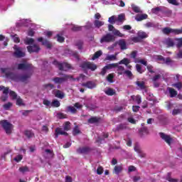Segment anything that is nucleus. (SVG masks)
<instances>
[{
  "label": "nucleus",
  "instance_id": "obj_1",
  "mask_svg": "<svg viewBox=\"0 0 182 182\" xmlns=\"http://www.w3.org/2000/svg\"><path fill=\"white\" fill-rule=\"evenodd\" d=\"M0 70L6 79H11V80H16V74L12 72V68L9 67L1 68Z\"/></svg>",
  "mask_w": 182,
  "mask_h": 182
},
{
  "label": "nucleus",
  "instance_id": "obj_2",
  "mask_svg": "<svg viewBox=\"0 0 182 182\" xmlns=\"http://www.w3.org/2000/svg\"><path fill=\"white\" fill-rule=\"evenodd\" d=\"M69 79L71 80H75V78H73V75L66 74H64L63 77H55L52 79V80L53 82H54V83H55V85H62V83L68 82Z\"/></svg>",
  "mask_w": 182,
  "mask_h": 182
},
{
  "label": "nucleus",
  "instance_id": "obj_3",
  "mask_svg": "<svg viewBox=\"0 0 182 182\" xmlns=\"http://www.w3.org/2000/svg\"><path fill=\"white\" fill-rule=\"evenodd\" d=\"M80 67L82 68V69H84V70H88L92 72H95V70L97 69V65L90 61L83 62L80 64Z\"/></svg>",
  "mask_w": 182,
  "mask_h": 182
},
{
  "label": "nucleus",
  "instance_id": "obj_4",
  "mask_svg": "<svg viewBox=\"0 0 182 182\" xmlns=\"http://www.w3.org/2000/svg\"><path fill=\"white\" fill-rule=\"evenodd\" d=\"M32 77V73H27L21 75H18L16 74V80L14 82H22L23 83H28V80Z\"/></svg>",
  "mask_w": 182,
  "mask_h": 182
},
{
  "label": "nucleus",
  "instance_id": "obj_5",
  "mask_svg": "<svg viewBox=\"0 0 182 182\" xmlns=\"http://www.w3.org/2000/svg\"><path fill=\"white\" fill-rule=\"evenodd\" d=\"M162 32L163 33H164V35H170V33H173V35H181L182 27L181 28V29L166 27L162 29Z\"/></svg>",
  "mask_w": 182,
  "mask_h": 182
},
{
  "label": "nucleus",
  "instance_id": "obj_6",
  "mask_svg": "<svg viewBox=\"0 0 182 182\" xmlns=\"http://www.w3.org/2000/svg\"><path fill=\"white\" fill-rule=\"evenodd\" d=\"M0 124L5 130L6 134H11V133H12V127H14V125L8 122V120L4 119L0 121Z\"/></svg>",
  "mask_w": 182,
  "mask_h": 182
},
{
  "label": "nucleus",
  "instance_id": "obj_7",
  "mask_svg": "<svg viewBox=\"0 0 182 182\" xmlns=\"http://www.w3.org/2000/svg\"><path fill=\"white\" fill-rule=\"evenodd\" d=\"M116 41V37L110 33H108L100 38V43H110L111 42H114Z\"/></svg>",
  "mask_w": 182,
  "mask_h": 182
},
{
  "label": "nucleus",
  "instance_id": "obj_8",
  "mask_svg": "<svg viewBox=\"0 0 182 182\" xmlns=\"http://www.w3.org/2000/svg\"><path fill=\"white\" fill-rule=\"evenodd\" d=\"M17 69L18 70H33V65L26 61L18 64Z\"/></svg>",
  "mask_w": 182,
  "mask_h": 182
},
{
  "label": "nucleus",
  "instance_id": "obj_9",
  "mask_svg": "<svg viewBox=\"0 0 182 182\" xmlns=\"http://www.w3.org/2000/svg\"><path fill=\"white\" fill-rule=\"evenodd\" d=\"M14 53H13V56L14 58H25V52L22 51V48L21 47H18V46L15 45L14 46Z\"/></svg>",
  "mask_w": 182,
  "mask_h": 182
},
{
  "label": "nucleus",
  "instance_id": "obj_10",
  "mask_svg": "<svg viewBox=\"0 0 182 182\" xmlns=\"http://www.w3.org/2000/svg\"><path fill=\"white\" fill-rule=\"evenodd\" d=\"M159 136L162 140H164L168 144V146H171V143H173L171 136L166 134L164 132H160Z\"/></svg>",
  "mask_w": 182,
  "mask_h": 182
},
{
  "label": "nucleus",
  "instance_id": "obj_11",
  "mask_svg": "<svg viewBox=\"0 0 182 182\" xmlns=\"http://www.w3.org/2000/svg\"><path fill=\"white\" fill-rule=\"evenodd\" d=\"M27 50L29 53H39L41 50V47L37 44H33V46H27Z\"/></svg>",
  "mask_w": 182,
  "mask_h": 182
},
{
  "label": "nucleus",
  "instance_id": "obj_12",
  "mask_svg": "<svg viewBox=\"0 0 182 182\" xmlns=\"http://www.w3.org/2000/svg\"><path fill=\"white\" fill-rule=\"evenodd\" d=\"M92 150V148L89 146H82L77 149V153L78 154H89Z\"/></svg>",
  "mask_w": 182,
  "mask_h": 182
},
{
  "label": "nucleus",
  "instance_id": "obj_13",
  "mask_svg": "<svg viewBox=\"0 0 182 182\" xmlns=\"http://www.w3.org/2000/svg\"><path fill=\"white\" fill-rule=\"evenodd\" d=\"M38 42H41L42 45L43 46H46V48H47V49H51L52 48V43H50L49 41H48L47 39L43 40V37H40L37 39Z\"/></svg>",
  "mask_w": 182,
  "mask_h": 182
},
{
  "label": "nucleus",
  "instance_id": "obj_14",
  "mask_svg": "<svg viewBox=\"0 0 182 182\" xmlns=\"http://www.w3.org/2000/svg\"><path fill=\"white\" fill-rule=\"evenodd\" d=\"M68 69H72V65L68 63H61L59 65V70L68 72Z\"/></svg>",
  "mask_w": 182,
  "mask_h": 182
},
{
  "label": "nucleus",
  "instance_id": "obj_15",
  "mask_svg": "<svg viewBox=\"0 0 182 182\" xmlns=\"http://www.w3.org/2000/svg\"><path fill=\"white\" fill-rule=\"evenodd\" d=\"M59 135L68 136L69 134H68V132L62 130V128L58 127L55 129V139H58V137H59Z\"/></svg>",
  "mask_w": 182,
  "mask_h": 182
},
{
  "label": "nucleus",
  "instance_id": "obj_16",
  "mask_svg": "<svg viewBox=\"0 0 182 182\" xmlns=\"http://www.w3.org/2000/svg\"><path fill=\"white\" fill-rule=\"evenodd\" d=\"M81 86H82V87H87V89H95L96 84L92 81H87V82H82Z\"/></svg>",
  "mask_w": 182,
  "mask_h": 182
},
{
  "label": "nucleus",
  "instance_id": "obj_17",
  "mask_svg": "<svg viewBox=\"0 0 182 182\" xmlns=\"http://www.w3.org/2000/svg\"><path fill=\"white\" fill-rule=\"evenodd\" d=\"M147 18H149V15L146 14H136L135 16V19L137 21V22H141V21H144V19H147Z\"/></svg>",
  "mask_w": 182,
  "mask_h": 182
},
{
  "label": "nucleus",
  "instance_id": "obj_18",
  "mask_svg": "<svg viewBox=\"0 0 182 182\" xmlns=\"http://www.w3.org/2000/svg\"><path fill=\"white\" fill-rule=\"evenodd\" d=\"M118 45L121 49V50H126L127 49V45L126 43V41L124 39L119 40Z\"/></svg>",
  "mask_w": 182,
  "mask_h": 182
},
{
  "label": "nucleus",
  "instance_id": "obj_19",
  "mask_svg": "<svg viewBox=\"0 0 182 182\" xmlns=\"http://www.w3.org/2000/svg\"><path fill=\"white\" fill-rule=\"evenodd\" d=\"M101 119L98 117H92L87 120V123L89 124H95V123H99L100 122Z\"/></svg>",
  "mask_w": 182,
  "mask_h": 182
},
{
  "label": "nucleus",
  "instance_id": "obj_20",
  "mask_svg": "<svg viewBox=\"0 0 182 182\" xmlns=\"http://www.w3.org/2000/svg\"><path fill=\"white\" fill-rule=\"evenodd\" d=\"M127 129V126L126 124H119L117 125V127L114 130L115 133H117V132H122V130H126Z\"/></svg>",
  "mask_w": 182,
  "mask_h": 182
},
{
  "label": "nucleus",
  "instance_id": "obj_21",
  "mask_svg": "<svg viewBox=\"0 0 182 182\" xmlns=\"http://www.w3.org/2000/svg\"><path fill=\"white\" fill-rule=\"evenodd\" d=\"M165 43L168 48H173L174 46V40L171 38H168L166 39Z\"/></svg>",
  "mask_w": 182,
  "mask_h": 182
},
{
  "label": "nucleus",
  "instance_id": "obj_22",
  "mask_svg": "<svg viewBox=\"0 0 182 182\" xmlns=\"http://www.w3.org/2000/svg\"><path fill=\"white\" fill-rule=\"evenodd\" d=\"M137 36H139V39L142 41V39H146V38H149V34H147L144 31H139L137 33Z\"/></svg>",
  "mask_w": 182,
  "mask_h": 182
},
{
  "label": "nucleus",
  "instance_id": "obj_23",
  "mask_svg": "<svg viewBox=\"0 0 182 182\" xmlns=\"http://www.w3.org/2000/svg\"><path fill=\"white\" fill-rule=\"evenodd\" d=\"M24 134L27 139H32V137H35V134L33 132H32V130H26L24 132Z\"/></svg>",
  "mask_w": 182,
  "mask_h": 182
},
{
  "label": "nucleus",
  "instance_id": "obj_24",
  "mask_svg": "<svg viewBox=\"0 0 182 182\" xmlns=\"http://www.w3.org/2000/svg\"><path fill=\"white\" fill-rule=\"evenodd\" d=\"M168 90L169 92L170 97H176V96L178 95V93L177 92V91H176V90H174V88L168 87Z\"/></svg>",
  "mask_w": 182,
  "mask_h": 182
},
{
  "label": "nucleus",
  "instance_id": "obj_25",
  "mask_svg": "<svg viewBox=\"0 0 182 182\" xmlns=\"http://www.w3.org/2000/svg\"><path fill=\"white\" fill-rule=\"evenodd\" d=\"M105 93L107 96H114V95H116V91L112 88H108L105 91Z\"/></svg>",
  "mask_w": 182,
  "mask_h": 182
},
{
  "label": "nucleus",
  "instance_id": "obj_26",
  "mask_svg": "<svg viewBox=\"0 0 182 182\" xmlns=\"http://www.w3.org/2000/svg\"><path fill=\"white\" fill-rule=\"evenodd\" d=\"M132 11H134L135 12V14H143V11H141V9H140V7L134 5V4H132Z\"/></svg>",
  "mask_w": 182,
  "mask_h": 182
},
{
  "label": "nucleus",
  "instance_id": "obj_27",
  "mask_svg": "<svg viewBox=\"0 0 182 182\" xmlns=\"http://www.w3.org/2000/svg\"><path fill=\"white\" fill-rule=\"evenodd\" d=\"M55 97H58V99H63V97H65V93H63V92L57 90L55 91Z\"/></svg>",
  "mask_w": 182,
  "mask_h": 182
},
{
  "label": "nucleus",
  "instance_id": "obj_28",
  "mask_svg": "<svg viewBox=\"0 0 182 182\" xmlns=\"http://www.w3.org/2000/svg\"><path fill=\"white\" fill-rule=\"evenodd\" d=\"M135 85H137L141 90H144V89H146V85L144 83V81H136L135 82Z\"/></svg>",
  "mask_w": 182,
  "mask_h": 182
},
{
  "label": "nucleus",
  "instance_id": "obj_29",
  "mask_svg": "<svg viewBox=\"0 0 182 182\" xmlns=\"http://www.w3.org/2000/svg\"><path fill=\"white\" fill-rule=\"evenodd\" d=\"M139 134L141 136H144V134H149V129L146 127H143L139 129Z\"/></svg>",
  "mask_w": 182,
  "mask_h": 182
},
{
  "label": "nucleus",
  "instance_id": "obj_30",
  "mask_svg": "<svg viewBox=\"0 0 182 182\" xmlns=\"http://www.w3.org/2000/svg\"><path fill=\"white\" fill-rule=\"evenodd\" d=\"M166 180H167V181H169V182H178V179L171 178V173L170 172L167 173Z\"/></svg>",
  "mask_w": 182,
  "mask_h": 182
},
{
  "label": "nucleus",
  "instance_id": "obj_31",
  "mask_svg": "<svg viewBox=\"0 0 182 182\" xmlns=\"http://www.w3.org/2000/svg\"><path fill=\"white\" fill-rule=\"evenodd\" d=\"M123 171V167L122 166H115L114 168V171L115 174H120Z\"/></svg>",
  "mask_w": 182,
  "mask_h": 182
},
{
  "label": "nucleus",
  "instance_id": "obj_32",
  "mask_svg": "<svg viewBox=\"0 0 182 182\" xmlns=\"http://www.w3.org/2000/svg\"><path fill=\"white\" fill-rule=\"evenodd\" d=\"M117 22H120L121 23H123L124 21H126V16L124 14H121L118 15V18L117 19Z\"/></svg>",
  "mask_w": 182,
  "mask_h": 182
},
{
  "label": "nucleus",
  "instance_id": "obj_33",
  "mask_svg": "<svg viewBox=\"0 0 182 182\" xmlns=\"http://www.w3.org/2000/svg\"><path fill=\"white\" fill-rule=\"evenodd\" d=\"M182 109L181 108H175L172 111L173 116H177V114H181Z\"/></svg>",
  "mask_w": 182,
  "mask_h": 182
},
{
  "label": "nucleus",
  "instance_id": "obj_34",
  "mask_svg": "<svg viewBox=\"0 0 182 182\" xmlns=\"http://www.w3.org/2000/svg\"><path fill=\"white\" fill-rule=\"evenodd\" d=\"M94 25L95 26V28H100L101 26H103V25H105V22L103 21H100L99 20H95L94 21Z\"/></svg>",
  "mask_w": 182,
  "mask_h": 182
},
{
  "label": "nucleus",
  "instance_id": "obj_35",
  "mask_svg": "<svg viewBox=\"0 0 182 182\" xmlns=\"http://www.w3.org/2000/svg\"><path fill=\"white\" fill-rule=\"evenodd\" d=\"M63 129L65 132H69L70 130V122H65L63 124Z\"/></svg>",
  "mask_w": 182,
  "mask_h": 182
},
{
  "label": "nucleus",
  "instance_id": "obj_36",
  "mask_svg": "<svg viewBox=\"0 0 182 182\" xmlns=\"http://www.w3.org/2000/svg\"><path fill=\"white\" fill-rule=\"evenodd\" d=\"M102 53H103L102 52V50L95 52V53L94 54V55L92 58V60H95L97 59V58H100V56H102Z\"/></svg>",
  "mask_w": 182,
  "mask_h": 182
},
{
  "label": "nucleus",
  "instance_id": "obj_37",
  "mask_svg": "<svg viewBox=\"0 0 182 182\" xmlns=\"http://www.w3.org/2000/svg\"><path fill=\"white\" fill-rule=\"evenodd\" d=\"M16 105H17V106H25V103H23V100H22L21 97L16 98Z\"/></svg>",
  "mask_w": 182,
  "mask_h": 182
},
{
  "label": "nucleus",
  "instance_id": "obj_38",
  "mask_svg": "<svg viewBox=\"0 0 182 182\" xmlns=\"http://www.w3.org/2000/svg\"><path fill=\"white\" fill-rule=\"evenodd\" d=\"M73 136H77V134H80V129H79V127L75 126L73 129Z\"/></svg>",
  "mask_w": 182,
  "mask_h": 182
},
{
  "label": "nucleus",
  "instance_id": "obj_39",
  "mask_svg": "<svg viewBox=\"0 0 182 182\" xmlns=\"http://www.w3.org/2000/svg\"><path fill=\"white\" fill-rule=\"evenodd\" d=\"M0 90H3V95H9V87H5L4 86H0Z\"/></svg>",
  "mask_w": 182,
  "mask_h": 182
},
{
  "label": "nucleus",
  "instance_id": "obj_40",
  "mask_svg": "<svg viewBox=\"0 0 182 182\" xmlns=\"http://www.w3.org/2000/svg\"><path fill=\"white\" fill-rule=\"evenodd\" d=\"M130 63V61L128 58H124L121 61L119 62V65H125V66H127Z\"/></svg>",
  "mask_w": 182,
  "mask_h": 182
},
{
  "label": "nucleus",
  "instance_id": "obj_41",
  "mask_svg": "<svg viewBox=\"0 0 182 182\" xmlns=\"http://www.w3.org/2000/svg\"><path fill=\"white\" fill-rule=\"evenodd\" d=\"M9 95L11 97H12L13 100H15L18 98V95L16 94V92H15V91L10 90Z\"/></svg>",
  "mask_w": 182,
  "mask_h": 182
},
{
  "label": "nucleus",
  "instance_id": "obj_42",
  "mask_svg": "<svg viewBox=\"0 0 182 182\" xmlns=\"http://www.w3.org/2000/svg\"><path fill=\"white\" fill-rule=\"evenodd\" d=\"M116 21H117V18H116L115 16H112L108 19V22H109L111 25H114V23H116Z\"/></svg>",
  "mask_w": 182,
  "mask_h": 182
},
{
  "label": "nucleus",
  "instance_id": "obj_43",
  "mask_svg": "<svg viewBox=\"0 0 182 182\" xmlns=\"http://www.w3.org/2000/svg\"><path fill=\"white\" fill-rule=\"evenodd\" d=\"M173 87H176L178 90H181L182 89V83L181 82H178L172 85Z\"/></svg>",
  "mask_w": 182,
  "mask_h": 182
},
{
  "label": "nucleus",
  "instance_id": "obj_44",
  "mask_svg": "<svg viewBox=\"0 0 182 182\" xmlns=\"http://www.w3.org/2000/svg\"><path fill=\"white\" fill-rule=\"evenodd\" d=\"M71 31H73V32H79V31H82V26H73V27L71 28Z\"/></svg>",
  "mask_w": 182,
  "mask_h": 182
},
{
  "label": "nucleus",
  "instance_id": "obj_45",
  "mask_svg": "<svg viewBox=\"0 0 182 182\" xmlns=\"http://www.w3.org/2000/svg\"><path fill=\"white\" fill-rule=\"evenodd\" d=\"M113 33L115 36H119V38H123L124 35L123 33H120V31L117 29H114Z\"/></svg>",
  "mask_w": 182,
  "mask_h": 182
},
{
  "label": "nucleus",
  "instance_id": "obj_46",
  "mask_svg": "<svg viewBox=\"0 0 182 182\" xmlns=\"http://www.w3.org/2000/svg\"><path fill=\"white\" fill-rule=\"evenodd\" d=\"M75 46H77V48L79 49V50H82L83 49V41H77Z\"/></svg>",
  "mask_w": 182,
  "mask_h": 182
},
{
  "label": "nucleus",
  "instance_id": "obj_47",
  "mask_svg": "<svg viewBox=\"0 0 182 182\" xmlns=\"http://www.w3.org/2000/svg\"><path fill=\"white\" fill-rule=\"evenodd\" d=\"M176 41L177 42L176 43V48L180 49V48H182V37L180 38H176Z\"/></svg>",
  "mask_w": 182,
  "mask_h": 182
},
{
  "label": "nucleus",
  "instance_id": "obj_48",
  "mask_svg": "<svg viewBox=\"0 0 182 182\" xmlns=\"http://www.w3.org/2000/svg\"><path fill=\"white\" fill-rule=\"evenodd\" d=\"M43 87H44V89L52 90V89H55V85L53 84H51V83H48V84H44Z\"/></svg>",
  "mask_w": 182,
  "mask_h": 182
},
{
  "label": "nucleus",
  "instance_id": "obj_49",
  "mask_svg": "<svg viewBox=\"0 0 182 182\" xmlns=\"http://www.w3.org/2000/svg\"><path fill=\"white\" fill-rule=\"evenodd\" d=\"M12 107V102H7L3 105L4 110H9Z\"/></svg>",
  "mask_w": 182,
  "mask_h": 182
},
{
  "label": "nucleus",
  "instance_id": "obj_50",
  "mask_svg": "<svg viewBox=\"0 0 182 182\" xmlns=\"http://www.w3.org/2000/svg\"><path fill=\"white\" fill-rule=\"evenodd\" d=\"M19 171L21 173H28V171H29V168H28V166H22L19 168Z\"/></svg>",
  "mask_w": 182,
  "mask_h": 182
},
{
  "label": "nucleus",
  "instance_id": "obj_51",
  "mask_svg": "<svg viewBox=\"0 0 182 182\" xmlns=\"http://www.w3.org/2000/svg\"><path fill=\"white\" fill-rule=\"evenodd\" d=\"M113 79H114V75L113 74H109L107 76V80L109 82V83H113Z\"/></svg>",
  "mask_w": 182,
  "mask_h": 182
},
{
  "label": "nucleus",
  "instance_id": "obj_52",
  "mask_svg": "<svg viewBox=\"0 0 182 182\" xmlns=\"http://www.w3.org/2000/svg\"><path fill=\"white\" fill-rule=\"evenodd\" d=\"M18 35L15 34L14 36H11V38H13V41L15 43H19L21 42V39L19 37H17Z\"/></svg>",
  "mask_w": 182,
  "mask_h": 182
},
{
  "label": "nucleus",
  "instance_id": "obj_53",
  "mask_svg": "<svg viewBox=\"0 0 182 182\" xmlns=\"http://www.w3.org/2000/svg\"><path fill=\"white\" fill-rule=\"evenodd\" d=\"M168 4H171V5H175V6H178L180 4L177 0H167Z\"/></svg>",
  "mask_w": 182,
  "mask_h": 182
},
{
  "label": "nucleus",
  "instance_id": "obj_54",
  "mask_svg": "<svg viewBox=\"0 0 182 182\" xmlns=\"http://www.w3.org/2000/svg\"><path fill=\"white\" fill-rule=\"evenodd\" d=\"M51 105L53 107H59V106H60V102L55 100L52 102Z\"/></svg>",
  "mask_w": 182,
  "mask_h": 182
},
{
  "label": "nucleus",
  "instance_id": "obj_55",
  "mask_svg": "<svg viewBox=\"0 0 182 182\" xmlns=\"http://www.w3.org/2000/svg\"><path fill=\"white\" fill-rule=\"evenodd\" d=\"M33 42H35V40L33 38H27L26 40L25 41L26 45H32Z\"/></svg>",
  "mask_w": 182,
  "mask_h": 182
},
{
  "label": "nucleus",
  "instance_id": "obj_56",
  "mask_svg": "<svg viewBox=\"0 0 182 182\" xmlns=\"http://www.w3.org/2000/svg\"><path fill=\"white\" fill-rule=\"evenodd\" d=\"M68 112H70L71 113H76L77 112V109L75 107L69 106L68 107Z\"/></svg>",
  "mask_w": 182,
  "mask_h": 182
},
{
  "label": "nucleus",
  "instance_id": "obj_57",
  "mask_svg": "<svg viewBox=\"0 0 182 182\" xmlns=\"http://www.w3.org/2000/svg\"><path fill=\"white\" fill-rule=\"evenodd\" d=\"M160 11H161V8H160V7H155L151 9L152 14H155V15H157V14H159V12H160Z\"/></svg>",
  "mask_w": 182,
  "mask_h": 182
},
{
  "label": "nucleus",
  "instance_id": "obj_58",
  "mask_svg": "<svg viewBox=\"0 0 182 182\" xmlns=\"http://www.w3.org/2000/svg\"><path fill=\"white\" fill-rule=\"evenodd\" d=\"M132 41L134 42V43H139V42L141 41L139 36L132 38Z\"/></svg>",
  "mask_w": 182,
  "mask_h": 182
},
{
  "label": "nucleus",
  "instance_id": "obj_59",
  "mask_svg": "<svg viewBox=\"0 0 182 182\" xmlns=\"http://www.w3.org/2000/svg\"><path fill=\"white\" fill-rule=\"evenodd\" d=\"M124 75H127V77L129 79H132V76H133V73H132V71L127 70L124 72Z\"/></svg>",
  "mask_w": 182,
  "mask_h": 182
},
{
  "label": "nucleus",
  "instance_id": "obj_60",
  "mask_svg": "<svg viewBox=\"0 0 182 182\" xmlns=\"http://www.w3.org/2000/svg\"><path fill=\"white\" fill-rule=\"evenodd\" d=\"M136 71L141 74L143 73V72H144L142 69H141V65H139V64H136Z\"/></svg>",
  "mask_w": 182,
  "mask_h": 182
},
{
  "label": "nucleus",
  "instance_id": "obj_61",
  "mask_svg": "<svg viewBox=\"0 0 182 182\" xmlns=\"http://www.w3.org/2000/svg\"><path fill=\"white\" fill-rule=\"evenodd\" d=\"M97 174H98L99 176H102V174H103V167L99 166L97 168Z\"/></svg>",
  "mask_w": 182,
  "mask_h": 182
},
{
  "label": "nucleus",
  "instance_id": "obj_62",
  "mask_svg": "<svg viewBox=\"0 0 182 182\" xmlns=\"http://www.w3.org/2000/svg\"><path fill=\"white\" fill-rule=\"evenodd\" d=\"M57 41L58 42H60V43H62L63 42H65V38H63V36H61L59 34H58Z\"/></svg>",
  "mask_w": 182,
  "mask_h": 182
},
{
  "label": "nucleus",
  "instance_id": "obj_63",
  "mask_svg": "<svg viewBox=\"0 0 182 182\" xmlns=\"http://www.w3.org/2000/svg\"><path fill=\"white\" fill-rule=\"evenodd\" d=\"M134 151H136V153H141V149H140V146H139V145H137V144H136L135 146H134Z\"/></svg>",
  "mask_w": 182,
  "mask_h": 182
},
{
  "label": "nucleus",
  "instance_id": "obj_64",
  "mask_svg": "<svg viewBox=\"0 0 182 182\" xmlns=\"http://www.w3.org/2000/svg\"><path fill=\"white\" fill-rule=\"evenodd\" d=\"M132 180L134 182H137V181H140V180H141V178L140 176H133L132 177Z\"/></svg>",
  "mask_w": 182,
  "mask_h": 182
}]
</instances>
